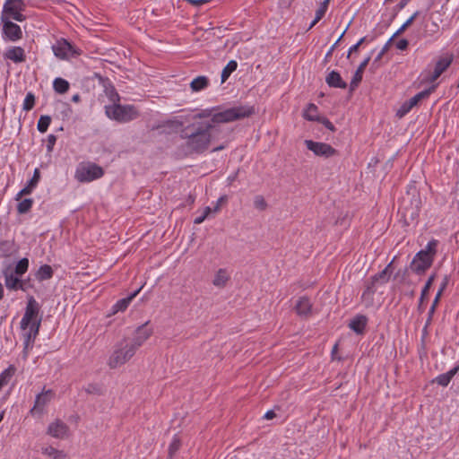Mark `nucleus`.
Segmentation results:
<instances>
[{
	"label": "nucleus",
	"mask_w": 459,
	"mask_h": 459,
	"mask_svg": "<svg viewBox=\"0 0 459 459\" xmlns=\"http://www.w3.org/2000/svg\"><path fill=\"white\" fill-rule=\"evenodd\" d=\"M149 321L138 326L133 340L129 342L136 351L152 336L153 330L148 326Z\"/></svg>",
	"instance_id": "obj_12"
},
{
	"label": "nucleus",
	"mask_w": 459,
	"mask_h": 459,
	"mask_svg": "<svg viewBox=\"0 0 459 459\" xmlns=\"http://www.w3.org/2000/svg\"><path fill=\"white\" fill-rule=\"evenodd\" d=\"M29 268V260L27 258L21 259L15 268H14V273L17 275H22L27 272Z\"/></svg>",
	"instance_id": "obj_40"
},
{
	"label": "nucleus",
	"mask_w": 459,
	"mask_h": 459,
	"mask_svg": "<svg viewBox=\"0 0 459 459\" xmlns=\"http://www.w3.org/2000/svg\"><path fill=\"white\" fill-rule=\"evenodd\" d=\"M27 6L25 0H5L0 20H14L23 22L26 16L22 13Z\"/></svg>",
	"instance_id": "obj_5"
},
{
	"label": "nucleus",
	"mask_w": 459,
	"mask_h": 459,
	"mask_svg": "<svg viewBox=\"0 0 459 459\" xmlns=\"http://www.w3.org/2000/svg\"><path fill=\"white\" fill-rule=\"evenodd\" d=\"M51 123V117L48 115H43L39 117L37 125V128L40 133H46L49 125Z\"/></svg>",
	"instance_id": "obj_38"
},
{
	"label": "nucleus",
	"mask_w": 459,
	"mask_h": 459,
	"mask_svg": "<svg viewBox=\"0 0 459 459\" xmlns=\"http://www.w3.org/2000/svg\"><path fill=\"white\" fill-rule=\"evenodd\" d=\"M105 93H106L107 97L109 99V100L111 102H113V104L118 102L120 100L118 93L116 91L115 88L111 85L106 86Z\"/></svg>",
	"instance_id": "obj_42"
},
{
	"label": "nucleus",
	"mask_w": 459,
	"mask_h": 459,
	"mask_svg": "<svg viewBox=\"0 0 459 459\" xmlns=\"http://www.w3.org/2000/svg\"><path fill=\"white\" fill-rule=\"evenodd\" d=\"M366 38H361L355 45L351 46L348 52V57L351 55V53L358 50L359 47L365 41Z\"/></svg>",
	"instance_id": "obj_54"
},
{
	"label": "nucleus",
	"mask_w": 459,
	"mask_h": 459,
	"mask_svg": "<svg viewBox=\"0 0 459 459\" xmlns=\"http://www.w3.org/2000/svg\"><path fill=\"white\" fill-rule=\"evenodd\" d=\"M446 283H447V279H446V278H445V280H444L443 283L441 284V287H440V289H439V290H442V291H443V290H444V289H445V288H446Z\"/></svg>",
	"instance_id": "obj_62"
},
{
	"label": "nucleus",
	"mask_w": 459,
	"mask_h": 459,
	"mask_svg": "<svg viewBox=\"0 0 459 459\" xmlns=\"http://www.w3.org/2000/svg\"><path fill=\"white\" fill-rule=\"evenodd\" d=\"M3 297H4V288H3L2 283L0 282V300L3 299Z\"/></svg>",
	"instance_id": "obj_63"
},
{
	"label": "nucleus",
	"mask_w": 459,
	"mask_h": 459,
	"mask_svg": "<svg viewBox=\"0 0 459 459\" xmlns=\"http://www.w3.org/2000/svg\"><path fill=\"white\" fill-rule=\"evenodd\" d=\"M54 55L61 60H69L77 57L82 54V50L70 43L65 39H59L52 45Z\"/></svg>",
	"instance_id": "obj_8"
},
{
	"label": "nucleus",
	"mask_w": 459,
	"mask_h": 459,
	"mask_svg": "<svg viewBox=\"0 0 459 459\" xmlns=\"http://www.w3.org/2000/svg\"><path fill=\"white\" fill-rule=\"evenodd\" d=\"M436 87L437 85H432L431 87H429V89L427 90H424L419 93H417L416 95H414L413 97H411V99H409L407 101H405L404 103H403V105L401 106V108L398 109L397 111V115L402 117H403L404 115H406L408 112H410L414 107H416L420 101H422L423 100H426L429 97V95L434 92V91L436 90Z\"/></svg>",
	"instance_id": "obj_10"
},
{
	"label": "nucleus",
	"mask_w": 459,
	"mask_h": 459,
	"mask_svg": "<svg viewBox=\"0 0 459 459\" xmlns=\"http://www.w3.org/2000/svg\"><path fill=\"white\" fill-rule=\"evenodd\" d=\"M419 13H414L403 25L402 27L396 31L394 36L403 32L415 20V18L418 16Z\"/></svg>",
	"instance_id": "obj_46"
},
{
	"label": "nucleus",
	"mask_w": 459,
	"mask_h": 459,
	"mask_svg": "<svg viewBox=\"0 0 459 459\" xmlns=\"http://www.w3.org/2000/svg\"><path fill=\"white\" fill-rule=\"evenodd\" d=\"M106 116L119 123H128L139 117V112L133 105H120L117 103L105 106Z\"/></svg>",
	"instance_id": "obj_4"
},
{
	"label": "nucleus",
	"mask_w": 459,
	"mask_h": 459,
	"mask_svg": "<svg viewBox=\"0 0 459 459\" xmlns=\"http://www.w3.org/2000/svg\"><path fill=\"white\" fill-rule=\"evenodd\" d=\"M42 454L48 456L50 459H67V455L51 446L42 447Z\"/></svg>",
	"instance_id": "obj_29"
},
{
	"label": "nucleus",
	"mask_w": 459,
	"mask_h": 459,
	"mask_svg": "<svg viewBox=\"0 0 459 459\" xmlns=\"http://www.w3.org/2000/svg\"><path fill=\"white\" fill-rule=\"evenodd\" d=\"M217 112L213 113L211 122L213 124L230 123L245 117H248L255 113V108L252 106L240 105L229 108L223 110L215 108Z\"/></svg>",
	"instance_id": "obj_2"
},
{
	"label": "nucleus",
	"mask_w": 459,
	"mask_h": 459,
	"mask_svg": "<svg viewBox=\"0 0 459 459\" xmlns=\"http://www.w3.org/2000/svg\"><path fill=\"white\" fill-rule=\"evenodd\" d=\"M254 206L260 211H264L266 209L267 204L262 195H256L254 199Z\"/></svg>",
	"instance_id": "obj_45"
},
{
	"label": "nucleus",
	"mask_w": 459,
	"mask_h": 459,
	"mask_svg": "<svg viewBox=\"0 0 459 459\" xmlns=\"http://www.w3.org/2000/svg\"><path fill=\"white\" fill-rule=\"evenodd\" d=\"M441 293H442V290H439L438 292L437 293L436 295V298L432 303V306L430 307L429 308V317H428V320H427V323L426 325H429L430 322H431V319H432V316L435 312V309H436V307H437V304L438 303V300H439V298L441 296Z\"/></svg>",
	"instance_id": "obj_44"
},
{
	"label": "nucleus",
	"mask_w": 459,
	"mask_h": 459,
	"mask_svg": "<svg viewBox=\"0 0 459 459\" xmlns=\"http://www.w3.org/2000/svg\"><path fill=\"white\" fill-rule=\"evenodd\" d=\"M393 261H391L385 267L384 270H382L380 273L375 274L373 276L374 278V281H377V282L378 283V285H384L385 284L386 282H388L392 273H393Z\"/></svg>",
	"instance_id": "obj_26"
},
{
	"label": "nucleus",
	"mask_w": 459,
	"mask_h": 459,
	"mask_svg": "<svg viewBox=\"0 0 459 459\" xmlns=\"http://www.w3.org/2000/svg\"><path fill=\"white\" fill-rule=\"evenodd\" d=\"M316 121L323 124L327 129H329L331 131L335 130V127L333 125V123L326 117H320V119H317Z\"/></svg>",
	"instance_id": "obj_52"
},
{
	"label": "nucleus",
	"mask_w": 459,
	"mask_h": 459,
	"mask_svg": "<svg viewBox=\"0 0 459 459\" xmlns=\"http://www.w3.org/2000/svg\"><path fill=\"white\" fill-rule=\"evenodd\" d=\"M457 371L458 368H454L450 369L448 372L437 376L435 379V382L437 383L439 385L446 386L450 383L453 377L457 373Z\"/></svg>",
	"instance_id": "obj_31"
},
{
	"label": "nucleus",
	"mask_w": 459,
	"mask_h": 459,
	"mask_svg": "<svg viewBox=\"0 0 459 459\" xmlns=\"http://www.w3.org/2000/svg\"><path fill=\"white\" fill-rule=\"evenodd\" d=\"M264 417L266 420H272L275 417V413L273 411L271 410V411H266V413L264 414Z\"/></svg>",
	"instance_id": "obj_58"
},
{
	"label": "nucleus",
	"mask_w": 459,
	"mask_h": 459,
	"mask_svg": "<svg viewBox=\"0 0 459 459\" xmlns=\"http://www.w3.org/2000/svg\"><path fill=\"white\" fill-rule=\"evenodd\" d=\"M326 83L330 87L345 89L347 87V83L342 79L341 74L336 71L330 72L326 78Z\"/></svg>",
	"instance_id": "obj_22"
},
{
	"label": "nucleus",
	"mask_w": 459,
	"mask_h": 459,
	"mask_svg": "<svg viewBox=\"0 0 459 459\" xmlns=\"http://www.w3.org/2000/svg\"><path fill=\"white\" fill-rule=\"evenodd\" d=\"M211 212H212V209L209 206L205 207L203 214L201 216L196 217L194 221V223L195 224L203 223Z\"/></svg>",
	"instance_id": "obj_48"
},
{
	"label": "nucleus",
	"mask_w": 459,
	"mask_h": 459,
	"mask_svg": "<svg viewBox=\"0 0 459 459\" xmlns=\"http://www.w3.org/2000/svg\"><path fill=\"white\" fill-rule=\"evenodd\" d=\"M330 0H324L316 12V22H319L325 14Z\"/></svg>",
	"instance_id": "obj_43"
},
{
	"label": "nucleus",
	"mask_w": 459,
	"mask_h": 459,
	"mask_svg": "<svg viewBox=\"0 0 459 459\" xmlns=\"http://www.w3.org/2000/svg\"><path fill=\"white\" fill-rule=\"evenodd\" d=\"M34 188L35 187L27 183V185L16 195L15 199L20 200L23 195H30Z\"/></svg>",
	"instance_id": "obj_47"
},
{
	"label": "nucleus",
	"mask_w": 459,
	"mask_h": 459,
	"mask_svg": "<svg viewBox=\"0 0 459 459\" xmlns=\"http://www.w3.org/2000/svg\"><path fill=\"white\" fill-rule=\"evenodd\" d=\"M434 275H431L429 280L427 281V282L425 283V286L424 288L422 289L421 290V295H420V302L423 301L425 296L427 295L429 290L430 289L431 285H432V282L434 281Z\"/></svg>",
	"instance_id": "obj_49"
},
{
	"label": "nucleus",
	"mask_w": 459,
	"mask_h": 459,
	"mask_svg": "<svg viewBox=\"0 0 459 459\" xmlns=\"http://www.w3.org/2000/svg\"><path fill=\"white\" fill-rule=\"evenodd\" d=\"M304 143L307 148L316 156L327 159L337 154V151L328 143L312 140H305Z\"/></svg>",
	"instance_id": "obj_11"
},
{
	"label": "nucleus",
	"mask_w": 459,
	"mask_h": 459,
	"mask_svg": "<svg viewBox=\"0 0 459 459\" xmlns=\"http://www.w3.org/2000/svg\"><path fill=\"white\" fill-rule=\"evenodd\" d=\"M3 24V34L10 41H17L22 38L21 27L11 20H1Z\"/></svg>",
	"instance_id": "obj_15"
},
{
	"label": "nucleus",
	"mask_w": 459,
	"mask_h": 459,
	"mask_svg": "<svg viewBox=\"0 0 459 459\" xmlns=\"http://www.w3.org/2000/svg\"><path fill=\"white\" fill-rule=\"evenodd\" d=\"M4 57L14 63H22L26 59L24 49L21 47H12L8 48L4 52Z\"/></svg>",
	"instance_id": "obj_20"
},
{
	"label": "nucleus",
	"mask_w": 459,
	"mask_h": 459,
	"mask_svg": "<svg viewBox=\"0 0 459 459\" xmlns=\"http://www.w3.org/2000/svg\"><path fill=\"white\" fill-rule=\"evenodd\" d=\"M35 105V96L32 92H28L23 101L22 108L25 111H30Z\"/></svg>",
	"instance_id": "obj_41"
},
{
	"label": "nucleus",
	"mask_w": 459,
	"mask_h": 459,
	"mask_svg": "<svg viewBox=\"0 0 459 459\" xmlns=\"http://www.w3.org/2000/svg\"><path fill=\"white\" fill-rule=\"evenodd\" d=\"M56 142V136L54 134H49L47 138V151L51 152L54 149V146Z\"/></svg>",
	"instance_id": "obj_51"
},
{
	"label": "nucleus",
	"mask_w": 459,
	"mask_h": 459,
	"mask_svg": "<svg viewBox=\"0 0 459 459\" xmlns=\"http://www.w3.org/2000/svg\"><path fill=\"white\" fill-rule=\"evenodd\" d=\"M437 241H429L426 247L419 251L411 263V269L417 274L424 273L433 264L437 254Z\"/></svg>",
	"instance_id": "obj_3"
},
{
	"label": "nucleus",
	"mask_w": 459,
	"mask_h": 459,
	"mask_svg": "<svg viewBox=\"0 0 459 459\" xmlns=\"http://www.w3.org/2000/svg\"><path fill=\"white\" fill-rule=\"evenodd\" d=\"M368 318L366 316L358 315L351 320L349 326L356 333H362L366 328Z\"/></svg>",
	"instance_id": "obj_25"
},
{
	"label": "nucleus",
	"mask_w": 459,
	"mask_h": 459,
	"mask_svg": "<svg viewBox=\"0 0 459 459\" xmlns=\"http://www.w3.org/2000/svg\"><path fill=\"white\" fill-rule=\"evenodd\" d=\"M297 314L301 317H308L312 315V304L308 298L301 297L295 306Z\"/></svg>",
	"instance_id": "obj_19"
},
{
	"label": "nucleus",
	"mask_w": 459,
	"mask_h": 459,
	"mask_svg": "<svg viewBox=\"0 0 459 459\" xmlns=\"http://www.w3.org/2000/svg\"><path fill=\"white\" fill-rule=\"evenodd\" d=\"M4 283L7 289L17 290H23V284L22 281L13 275V273H8L7 271L4 272Z\"/></svg>",
	"instance_id": "obj_23"
},
{
	"label": "nucleus",
	"mask_w": 459,
	"mask_h": 459,
	"mask_svg": "<svg viewBox=\"0 0 459 459\" xmlns=\"http://www.w3.org/2000/svg\"><path fill=\"white\" fill-rule=\"evenodd\" d=\"M16 368L13 365H10L0 374V387L7 385L11 377L14 375Z\"/></svg>",
	"instance_id": "obj_35"
},
{
	"label": "nucleus",
	"mask_w": 459,
	"mask_h": 459,
	"mask_svg": "<svg viewBox=\"0 0 459 459\" xmlns=\"http://www.w3.org/2000/svg\"><path fill=\"white\" fill-rule=\"evenodd\" d=\"M370 58V56L366 57L357 68L355 74H353L352 80L350 83L351 91H353L355 88H357L359 83L361 82L363 72L367 65H368Z\"/></svg>",
	"instance_id": "obj_21"
},
{
	"label": "nucleus",
	"mask_w": 459,
	"mask_h": 459,
	"mask_svg": "<svg viewBox=\"0 0 459 459\" xmlns=\"http://www.w3.org/2000/svg\"><path fill=\"white\" fill-rule=\"evenodd\" d=\"M136 352V350L127 342H121L110 355L108 365L117 368L126 363Z\"/></svg>",
	"instance_id": "obj_6"
},
{
	"label": "nucleus",
	"mask_w": 459,
	"mask_h": 459,
	"mask_svg": "<svg viewBox=\"0 0 459 459\" xmlns=\"http://www.w3.org/2000/svg\"><path fill=\"white\" fill-rule=\"evenodd\" d=\"M238 67V63L235 61V60H230L227 65L223 68L222 72H221V82H225L228 78L230 77V75L234 72L236 71Z\"/></svg>",
	"instance_id": "obj_36"
},
{
	"label": "nucleus",
	"mask_w": 459,
	"mask_h": 459,
	"mask_svg": "<svg viewBox=\"0 0 459 459\" xmlns=\"http://www.w3.org/2000/svg\"><path fill=\"white\" fill-rule=\"evenodd\" d=\"M209 85V80L206 76L201 75L195 78L191 83L190 88L193 91H200L204 90Z\"/></svg>",
	"instance_id": "obj_30"
},
{
	"label": "nucleus",
	"mask_w": 459,
	"mask_h": 459,
	"mask_svg": "<svg viewBox=\"0 0 459 459\" xmlns=\"http://www.w3.org/2000/svg\"><path fill=\"white\" fill-rule=\"evenodd\" d=\"M452 61V56H446L439 58L435 65L434 71L428 74L424 81L426 82H434L450 66Z\"/></svg>",
	"instance_id": "obj_13"
},
{
	"label": "nucleus",
	"mask_w": 459,
	"mask_h": 459,
	"mask_svg": "<svg viewBox=\"0 0 459 459\" xmlns=\"http://www.w3.org/2000/svg\"><path fill=\"white\" fill-rule=\"evenodd\" d=\"M215 108H212V109H204L203 110L202 112L196 114L195 116V118H203V117H212V111H215Z\"/></svg>",
	"instance_id": "obj_53"
},
{
	"label": "nucleus",
	"mask_w": 459,
	"mask_h": 459,
	"mask_svg": "<svg viewBox=\"0 0 459 459\" xmlns=\"http://www.w3.org/2000/svg\"><path fill=\"white\" fill-rule=\"evenodd\" d=\"M180 446L181 440L177 435H175L169 446V459H176L177 452L179 450Z\"/></svg>",
	"instance_id": "obj_37"
},
{
	"label": "nucleus",
	"mask_w": 459,
	"mask_h": 459,
	"mask_svg": "<svg viewBox=\"0 0 459 459\" xmlns=\"http://www.w3.org/2000/svg\"><path fill=\"white\" fill-rule=\"evenodd\" d=\"M68 426L60 420H56L48 427L47 433L51 437L58 439H64L68 436Z\"/></svg>",
	"instance_id": "obj_16"
},
{
	"label": "nucleus",
	"mask_w": 459,
	"mask_h": 459,
	"mask_svg": "<svg viewBox=\"0 0 459 459\" xmlns=\"http://www.w3.org/2000/svg\"><path fill=\"white\" fill-rule=\"evenodd\" d=\"M224 149V146L223 145H220L218 147H215L212 152H218V151H221V150H223Z\"/></svg>",
	"instance_id": "obj_64"
},
{
	"label": "nucleus",
	"mask_w": 459,
	"mask_h": 459,
	"mask_svg": "<svg viewBox=\"0 0 459 459\" xmlns=\"http://www.w3.org/2000/svg\"><path fill=\"white\" fill-rule=\"evenodd\" d=\"M81 100V96L77 93L72 97V101L78 103Z\"/></svg>",
	"instance_id": "obj_59"
},
{
	"label": "nucleus",
	"mask_w": 459,
	"mask_h": 459,
	"mask_svg": "<svg viewBox=\"0 0 459 459\" xmlns=\"http://www.w3.org/2000/svg\"><path fill=\"white\" fill-rule=\"evenodd\" d=\"M53 276V269L48 264L41 265L36 273V278L39 281H46Z\"/></svg>",
	"instance_id": "obj_32"
},
{
	"label": "nucleus",
	"mask_w": 459,
	"mask_h": 459,
	"mask_svg": "<svg viewBox=\"0 0 459 459\" xmlns=\"http://www.w3.org/2000/svg\"><path fill=\"white\" fill-rule=\"evenodd\" d=\"M40 306L33 298L30 297L25 307L24 315L21 320V329H25L30 325L39 322L41 325V316H39Z\"/></svg>",
	"instance_id": "obj_9"
},
{
	"label": "nucleus",
	"mask_w": 459,
	"mask_h": 459,
	"mask_svg": "<svg viewBox=\"0 0 459 459\" xmlns=\"http://www.w3.org/2000/svg\"><path fill=\"white\" fill-rule=\"evenodd\" d=\"M142 288L136 290L135 291H134L131 295H129L128 297L126 298H124V299H121L119 300H117L114 306L112 307V311L114 314L117 313V312H120V311H125L129 304L131 303V301L136 297V295L140 292Z\"/></svg>",
	"instance_id": "obj_24"
},
{
	"label": "nucleus",
	"mask_w": 459,
	"mask_h": 459,
	"mask_svg": "<svg viewBox=\"0 0 459 459\" xmlns=\"http://www.w3.org/2000/svg\"><path fill=\"white\" fill-rule=\"evenodd\" d=\"M213 126L210 122H194L180 132V137L185 141L184 148L186 154L203 153L212 141L211 130Z\"/></svg>",
	"instance_id": "obj_1"
},
{
	"label": "nucleus",
	"mask_w": 459,
	"mask_h": 459,
	"mask_svg": "<svg viewBox=\"0 0 459 459\" xmlns=\"http://www.w3.org/2000/svg\"><path fill=\"white\" fill-rule=\"evenodd\" d=\"M225 200H226V196L220 197L217 201L215 207L213 208V210H212V212H218L221 209V203L224 202Z\"/></svg>",
	"instance_id": "obj_56"
},
{
	"label": "nucleus",
	"mask_w": 459,
	"mask_h": 459,
	"mask_svg": "<svg viewBox=\"0 0 459 459\" xmlns=\"http://www.w3.org/2000/svg\"><path fill=\"white\" fill-rule=\"evenodd\" d=\"M39 323L37 322L33 324V325H30L25 329H22L25 353H27L29 350L32 349L34 342L39 334Z\"/></svg>",
	"instance_id": "obj_14"
},
{
	"label": "nucleus",
	"mask_w": 459,
	"mask_h": 459,
	"mask_svg": "<svg viewBox=\"0 0 459 459\" xmlns=\"http://www.w3.org/2000/svg\"><path fill=\"white\" fill-rule=\"evenodd\" d=\"M53 397V392L51 390H47L39 394L36 396L34 406L30 411L31 415L40 414L44 407L50 402Z\"/></svg>",
	"instance_id": "obj_17"
},
{
	"label": "nucleus",
	"mask_w": 459,
	"mask_h": 459,
	"mask_svg": "<svg viewBox=\"0 0 459 459\" xmlns=\"http://www.w3.org/2000/svg\"><path fill=\"white\" fill-rule=\"evenodd\" d=\"M104 175L103 169L95 163H82L80 164L74 174V178L79 182H91L95 179L100 178Z\"/></svg>",
	"instance_id": "obj_7"
},
{
	"label": "nucleus",
	"mask_w": 459,
	"mask_h": 459,
	"mask_svg": "<svg viewBox=\"0 0 459 459\" xmlns=\"http://www.w3.org/2000/svg\"><path fill=\"white\" fill-rule=\"evenodd\" d=\"M409 45V42L407 39H400L397 43H396V48L400 50H404L407 48Z\"/></svg>",
	"instance_id": "obj_55"
},
{
	"label": "nucleus",
	"mask_w": 459,
	"mask_h": 459,
	"mask_svg": "<svg viewBox=\"0 0 459 459\" xmlns=\"http://www.w3.org/2000/svg\"><path fill=\"white\" fill-rule=\"evenodd\" d=\"M410 0H402L400 4H398L399 9L404 8V6L408 4Z\"/></svg>",
	"instance_id": "obj_60"
},
{
	"label": "nucleus",
	"mask_w": 459,
	"mask_h": 459,
	"mask_svg": "<svg viewBox=\"0 0 459 459\" xmlns=\"http://www.w3.org/2000/svg\"><path fill=\"white\" fill-rule=\"evenodd\" d=\"M230 279V273L224 268L219 269L212 280V284L220 289H222L226 286L227 282Z\"/></svg>",
	"instance_id": "obj_27"
},
{
	"label": "nucleus",
	"mask_w": 459,
	"mask_h": 459,
	"mask_svg": "<svg viewBox=\"0 0 459 459\" xmlns=\"http://www.w3.org/2000/svg\"><path fill=\"white\" fill-rule=\"evenodd\" d=\"M303 116L307 120L309 121H316L317 119H320V116L318 115V108L313 103L307 105V108L304 110Z\"/></svg>",
	"instance_id": "obj_33"
},
{
	"label": "nucleus",
	"mask_w": 459,
	"mask_h": 459,
	"mask_svg": "<svg viewBox=\"0 0 459 459\" xmlns=\"http://www.w3.org/2000/svg\"><path fill=\"white\" fill-rule=\"evenodd\" d=\"M378 283L374 281L373 276L366 282V288L361 295V300L367 307H369L373 303V297L377 290V285Z\"/></svg>",
	"instance_id": "obj_18"
},
{
	"label": "nucleus",
	"mask_w": 459,
	"mask_h": 459,
	"mask_svg": "<svg viewBox=\"0 0 459 459\" xmlns=\"http://www.w3.org/2000/svg\"><path fill=\"white\" fill-rule=\"evenodd\" d=\"M188 3L199 6L204 4L209 3L211 0H186Z\"/></svg>",
	"instance_id": "obj_57"
},
{
	"label": "nucleus",
	"mask_w": 459,
	"mask_h": 459,
	"mask_svg": "<svg viewBox=\"0 0 459 459\" xmlns=\"http://www.w3.org/2000/svg\"><path fill=\"white\" fill-rule=\"evenodd\" d=\"M337 350H338V344H334V346L332 349L333 359H334V354L337 352Z\"/></svg>",
	"instance_id": "obj_61"
},
{
	"label": "nucleus",
	"mask_w": 459,
	"mask_h": 459,
	"mask_svg": "<svg viewBox=\"0 0 459 459\" xmlns=\"http://www.w3.org/2000/svg\"><path fill=\"white\" fill-rule=\"evenodd\" d=\"M33 204V200L30 198H26L21 201L17 205V211L20 214H23L28 212Z\"/></svg>",
	"instance_id": "obj_39"
},
{
	"label": "nucleus",
	"mask_w": 459,
	"mask_h": 459,
	"mask_svg": "<svg viewBox=\"0 0 459 459\" xmlns=\"http://www.w3.org/2000/svg\"><path fill=\"white\" fill-rule=\"evenodd\" d=\"M53 88L56 92L64 94L69 90V82L63 78H56L53 82Z\"/></svg>",
	"instance_id": "obj_34"
},
{
	"label": "nucleus",
	"mask_w": 459,
	"mask_h": 459,
	"mask_svg": "<svg viewBox=\"0 0 459 459\" xmlns=\"http://www.w3.org/2000/svg\"><path fill=\"white\" fill-rule=\"evenodd\" d=\"M40 180V171L39 169H35L33 172L32 178L28 181L30 186L36 187Z\"/></svg>",
	"instance_id": "obj_50"
},
{
	"label": "nucleus",
	"mask_w": 459,
	"mask_h": 459,
	"mask_svg": "<svg viewBox=\"0 0 459 459\" xmlns=\"http://www.w3.org/2000/svg\"><path fill=\"white\" fill-rule=\"evenodd\" d=\"M182 126V122L178 119H169L163 121L158 126H154L153 129L160 130L161 132L169 131H178Z\"/></svg>",
	"instance_id": "obj_28"
}]
</instances>
